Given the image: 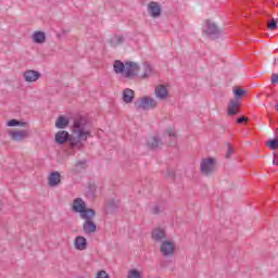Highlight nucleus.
<instances>
[{"label":"nucleus","instance_id":"20e7f679","mask_svg":"<svg viewBox=\"0 0 278 278\" xmlns=\"http://www.w3.org/2000/svg\"><path fill=\"white\" fill-rule=\"evenodd\" d=\"M136 110H143V112H148V110H155L157 108V101L151 97H142L135 102Z\"/></svg>","mask_w":278,"mask_h":278},{"label":"nucleus","instance_id":"a878e982","mask_svg":"<svg viewBox=\"0 0 278 278\" xmlns=\"http://www.w3.org/2000/svg\"><path fill=\"white\" fill-rule=\"evenodd\" d=\"M143 71H144V73L141 76L142 79H147V77H149L151 75V73H153V68L151 67V65L148 62H146L143 64Z\"/></svg>","mask_w":278,"mask_h":278},{"label":"nucleus","instance_id":"393cba45","mask_svg":"<svg viewBox=\"0 0 278 278\" xmlns=\"http://www.w3.org/2000/svg\"><path fill=\"white\" fill-rule=\"evenodd\" d=\"M88 161L81 160L76 162V169H74V173H79V170H86Z\"/></svg>","mask_w":278,"mask_h":278},{"label":"nucleus","instance_id":"2f4dec72","mask_svg":"<svg viewBox=\"0 0 278 278\" xmlns=\"http://www.w3.org/2000/svg\"><path fill=\"white\" fill-rule=\"evenodd\" d=\"M165 177L166 179H172L173 181H175V177H176L175 170L167 168Z\"/></svg>","mask_w":278,"mask_h":278},{"label":"nucleus","instance_id":"473e14b6","mask_svg":"<svg viewBox=\"0 0 278 278\" xmlns=\"http://www.w3.org/2000/svg\"><path fill=\"white\" fill-rule=\"evenodd\" d=\"M7 125H8V127H18V125H21V124H20L18 119L13 118V119L8 121Z\"/></svg>","mask_w":278,"mask_h":278},{"label":"nucleus","instance_id":"c756f323","mask_svg":"<svg viewBox=\"0 0 278 278\" xmlns=\"http://www.w3.org/2000/svg\"><path fill=\"white\" fill-rule=\"evenodd\" d=\"M277 20L271 18L268 24H267V28L270 29V31H274V29H277Z\"/></svg>","mask_w":278,"mask_h":278},{"label":"nucleus","instance_id":"f257e3e1","mask_svg":"<svg viewBox=\"0 0 278 278\" xmlns=\"http://www.w3.org/2000/svg\"><path fill=\"white\" fill-rule=\"evenodd\" d=\"M113 71L116 75L125 74L127 79H134V77H138V73H140V65L134 61L123 63V61L116 60L113 64Z\"/></svg>","mask_w":278,"mask_h":278},{"label":"nucleus","instance_id":"dca6fc26","mask_svg":"<svg viewBox=\"0 0 278 278\" xmlns=\"http://www.w3.org/2000/svg\"><path fill=\"white\" fill-rule=\"evenodd\" d=\"M71 138V134L66 130H60L55 134L54 140L56 144H66Z\"/></svg>","mask_w":278,"mask_h":278},{"label":"nucleus","instance_id":"9d476101","mask_svg":"<svg viewBox=\"0 0 278 278\" xmlns=\"http://www.w3.org/2000/svg\"><path fill=\"white\" fill-rule=\"evenodd\" d=\"M160 251L164 257H170L175 255V242L169 240L163 241Z\"/></svg>","mask_w":278,"mask_h":278},{"label":"nucleus","instance_id":"a211bd4d","mask_svg":"<svg viewBox=\"0 0 278 278\" xmlns=\"http://www.w3.org/2000/svg\"><path fill=\"white\" fill-rule=\"evenodd\" d=\"M135 98H136V92L132 89L126 88L123 91L122 99L124 103H134Z\"/></svg>","mask_w":278,"mask_h":278},{"label":"nucleus","instance_id":"39448f33","mask_svg":"<svg viewBox=\"0 0 278 278\" xmlns=\"http://www.w3.org/2000/svg\"><path fill=\"white\" fill-rule=\"evenodd\" d=\"M88 126V119H86L84 116H78L74 119L73 126H72V134H76L78 136H83L86 138L88 132H86V127Z\"/></svg>","mask_w":278,"mask_h":278},{"label":"nucleus","instance_id":"f8f14e48","mask_svg":"<svg viewBox=\"0 0 278 278\" xmlns=\"http://www.w3.org/2000/svg\"><path fill=\"white\" fill-rule=\"evenodd\" d=\"M23 77L27 84H33L34 81H38L42 74L36 70H27L24 72Z\"/></svg>","mask_w":278,"mask_h":278},{"label":"nucleus","instance_id":"72a5a7b5","mask_svg":"<svg viewBox=\"0 0 278 278\" xmlns=\"http://www.w3.org/2000/svg\"><path fill=\"white\" fill-rule=\"evenodd\" d=\"M96 278H110V275L105 270H100L97 273Z\"/></svg>","mask_w":278,"mask_h":278},{"label":"nucleus","instance_id":"5701e85b","mask_svg":"<svg viewBox=\"0 0 278 278\" xmlns=\"http://www.w3.org/2000/svg\"><path fill=\"white\" fill-rule=\"evenodd\" d=\"M155 97L161 100L166 99L168 97V89L165 86H157L155 88Z\"/></svg>","mask_w":278,"mask_h":278},{"label":"nucleus","instance_id":"4468645a","mask_svg":"<svg viewBox=\"0 0 278 278\" xmlns=\"http://www.w3.org/2000/svg\"><path fill=\"white\" fill-rule=\"evenodd\" d=\"M60 184H62V175L60 174V172L50 173L48 177V185L51 188H55V186H60Z\"/></svg>","mask_w":278,"mask_h":278},{"label":"nucleus","instance_id":"58836bf2","mask_svg":"<svg viewBox=\"0 0 278 278\" xmlns=\"http://www.w3.org/2000/svg\"><path fill=\"white\" fill-rule=\"evenodd\" d=\"M162 212V210H160V206H154L153 208H152V214H160Z\"/></svg>","mask_w":278,"mask_h":278},{"label":"nucleus","instance_id":"9b49d317","mask_svg":"<svg viewBox=\"0 0 278 278\" xmlns=\"http://www.w3.org/2000/svg\"><path fill=\"white\" fill-rule=\"evenodd\" d=\"M148 14H150L152 18H160V16H162V5H160L159 2L151 1L148 4Z\"/></svg>","mask_w":278,"mask_h":278},{"label":"nucleus","instance_id":"0eeeda50","mask_svg":"<svg viewBox=\"0 0 278 278\" xmlns=\"http://www.w3.org/2000/svg\"><path fill=\"white\" fill-rule=\"evenodd\" d=\"M72 210L76 214H79L80 218H83V216H86L87 214H89V212L94 211V208H88L86 206V202H84V200L81 198H76L74 200L73 205H72Z\"/></svg>","mask_w":278,"mask_h":278},{"label":"nucleus","instance_id":"4be33fe9","mask_svg":"<svg viewBox=\"0 0 278 278\" xmlns=\"http://www.w3.org/2000/svg\"><path fill=\"white\" fill-rule=\"evenodd\" d=\"M166 238V231L162 228H155L152 230V239L155 240V242H162Z\"/></svg>","mask_w":278,"mask_h":278},{"label":"nucleus","instance_id":"a19ab883","mask_svg":"<svg viewBox=\"0 0 278 278\" xmlns=\"http://www.w3.org/2000/svg\"><path fill=\"white\" fill-rule=\"evenodd\" d=\"M85 132L87 134L86 135V140H88V136H90V130L85 129Z\"/></svg>","mask_w":278,"mask_h":278},{"label":"nucleus","instance_id":"b1692460","mask_svg":"<svg viewBox=\"0 0 278 278\" xmlns=\"http://www.w3.org/2000/svg\"><path fill=\"white\" fill-rule=\"evenodd\" d=\"M265 146L271 151H277L278 149V138L269 139L265 142Z\"/></svg>","mask_w":278,"mask_h":278},{"label":"nucleus","instance_id":"f3484780","mask_svg":"<svg viewBox=\"0 0 278 278\" xmlns=\"http://www.w3.org/2000/svg\"><path fill=\"white\" fill-rule=\"evenodd\" d=\"M31 38L35 45H45V42H47V34H45L42 30H36Z\"/></svg>","mask_w":278,"mask_h":278},{"label":"nucleus","instance_id":"f704fd0d","mask_svg":"<svg viewBox=\"0 0 278 278\" xmlns=\"http://www.w3.org/2000/svg\"><path fill=\"white\" fill-rule=\"evenodd\" d=\"M247 121H249V118L247 116H241L237 118V123L238 125H242V123H247Z\"/></svg>","mask_w":278,"mask_h":278},{"label":"nucleus","instance_id":"ea45409f","mask_svg":"<svg viewBox=\"0 0 278 278\" xmlns=\"http://www.w3.org/2000/svg\"><path fill=\"white\" fill-rule=\"evenodd\" d=\"M18 127H27V122L18 121Z\"/></svg>","mask_w":278,"mask_h":278},{"label":"nucleus","instance_id":"c9c22d12","mask_svg":"<svg viewBox=\"0 0 278 278\" xmlns=\"http://www.w3.org/2000/svg\"><path fill=\"white\" fill-rule=\"evenodd\" d=\"M88 189H89V192H91V194H94V192H97V185L91 184L89 185Z\"/></svg>","mask_w":278,"mask_h":278},{"label":"nucleus","instance_id":"423d86ee","mask_svg":"<svg viewBox=\"0 0 278 278\" xmlns=\"http://www.w3.org/2000/svg\"><path fill=\"white\" fill-rule=\"evenodd\" d=\"M215 168H216V159L214 157L203 159L200 163V173L202 175H205L206 177H210V175H213Z\"/></svg>","mask_w":278,"mask_h":278},{"label":"nucleus","instance_id":"bb28decb","mask_svg":"<svg viewBox=\"0 0 278 278\" xmlns=\"http://www.w3.org/2000/svg\"><path fill=\"white\" fill-rule=\"evenodd\" d=\"M167 136L170 138L169 144L173 147V144H177V135L175 134V130L173 128L167 129Z\"/></svg>","mask_w":278,"mask_h":278},{"label":"nucleus","instance_id":"412c9836","mask_svg":"<svg viewBox=\"0 0 278 278\" xmlns=\"http://www.w3.org/2000/svg\"><path fill=\"white\" fill-rule=\"evenodd\" d=\"M108 206V214H114L115 212H118V208L121 207V203L114 199H111L106 203Z\"/></svg>","mask_w":278,"mask_h":278},{"label":"nucleus","instance_id":"4c0bfd02","mask_svg":"<svg viewBox=\"0 0 278 278\" xmlns=\"http://www.w3.org/2000/svg\"><path fill=\"white\" fill-rule=\"evenodd\" d=\"M273 155H274L273 164H274L275 166H278V155H277V153H275V152H273Z\"/></svg>","mask_w":278,"mask_h":278},{"label":"nucleus","instance_id":"cd10ccee","mask_svg":"<svg viewBox=\"0 0 278 278\" xmlns=\"http://www.w3.org/2000/svg\"><path fill=\"white\" fill-rule=\"evenodd\" d=\"M127 278H142V275L140 274V271L138 269H130L128 271Z\"/></svg>","mask_w":278,"mask_h":278},{"label":"nucleus","instance_id":"f03ea898","mask_svg":"<svg viewBox=\"0 0 278 278\" xmlns=\"http://www.w3.org/2000/svg\"><path fill=\"white\" fill-rule=\"evenodd\" d=\"M232 92L235 99L229 100L227 114L228 116H238V114H240V101L245 97L247 90L241 87H233Z\"/></svg>","mask_w":278,"mask_h":278},{"label":"nucleus","instance_id":"ddd939ff","mask_svg":"<svg viewBox=\"0 0 278 278\" xmlns=\"http://www.w3.org/2000/svg\"><path fill=\"white\" fill-rule=\"evenodd\" d=\"M9 136L14 142H22L27 138V130H9Z\"/></svg>","mask_w":278,"mask_h":278},{"label":"nucleus","instance_id":"6ab92c4d","mask_svg":"<svg viewBox=\"0 0 278 278\" xmlns=\"http://www.w3.org/2000/svg\"><path fill=\"white\" fill-rule=\"evenodd\" d=\"M68 125H71V119H68L64 115H60L55 122L56 129H66Z\"/></svg>","mask_w":278,"mask_h":278},{"label":"nucleus","instance_id":"6e6552de","mask_svg":"<svg viewBox=\"0 0 278 278\" xmlns=\"http://www.w3.org/2000/svg\"><path fill=\"white\" fill-rule=\"evenodd\" d=\"M206 29L204 30V34L211 38V40H218L220 38L223 30L218 28L216 23L206 20Z\"/></svg>","mask_w":278,"mask_h":278},{"label":"nucleus","instance_id":"c85d7f7f","mask_svg":"<svg viewBox=\"0 0 278 278\" xmlns=\"http://www.w3.org/2000/svg\"><path fill=\"white\" fill-rule=\"evenodd\" d=\"M115 38L117 40L116 43H114V39L109 40L111 47H116V45H123V36L115 35Z\"/></svg>","mask_w":278,"mask_h":278},{"label":"nucleus","instance_id":"7c9ffc66","mask_svg":"<svg viewBox=\"0 0 278 278\" xmlns=\"http://www.w3.org/2000/svg\"><path fill=\"white\" fill-rule=\"evenodd\" d=\"M228 150L227 153L225 155L226 160H229L231 157V155H233V147L231 146V143H226Z\"/></svg>","mask_w":278,"mask_h":278},{"label":"nucleus","instance_id":"2eb2a0df","mask_svg":"<svg viewBox=\"0 0 278 278\" xmlns=\"http://www.w3.org/2000/svg\"><path fill=\"white\" fill-rule=\"evenodd\" d=\"M74 247L77 251H86L88 249V239L83 236H78L74 240Z\"/></svg>","mask_w":278,"mask_h":278},{"label":"nucleus","instance_id":"7ed1b4c3","mask_svg":"<svg viewBox=\"0 0 278 278\" xmlns=\"http://www.w3.org/2000/svg\"><path fill=\"white\" fill-rule=\"evenodd\" d=\"M94 216H97V211H91L81 217L83 220H85L83 224V231L87 235L96 233L97 231V224L92 220Z\"/></svg>","mask_w":278,"mask_h":278},{"label":"nucleus","instance_id":"e433bc0d","mask_svg":"<svg viewBox=\"0 0 278 278\" xmlns=\"http://www.w3.org/2000/svg\"><path fill=\"white\" fill-rule=\"evenodd\" d=\"M271 84H278V74L271 75Z\"/></svg>","mask_w":278,"mask_h":278},{"label":"nucleus","instance_id":"aec40b11","mask_svg":"<svg viewBox=\"0 0 278 278\" xmlns=\"http://www.w3.org/2000/svg\"><path fill=\"white\" fill-rule=\"evenodd\" d=\"M163 144L164 143L160 137H152L151 140L147 142L148 149H150V151H155Z\"/></svg>","mask_w":278,"mask_h":278},{"label":"nucleus","instance_id":"1a4fd4ad","mask_svg":"<svg viewBox=\"0 0 278 278\" xmlns=\"http://www.w3.org/2000/svg\"><path fill=\"white\" fill-rule=\"evenodd\" d=\"M77 137L70 135L67 142L71 147V149H78V151H81L84 147V142H86V137L76 135Z\"/></svg>","mask_w":278,"mask_h":278}]
</instances>
